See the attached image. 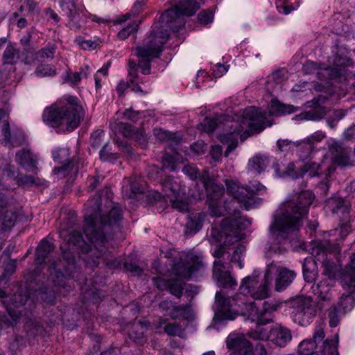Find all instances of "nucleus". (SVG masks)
Segmentation results:
<instances>
[{
  "label": "nucleus",
  "instance_id": "f257e3e1",
  "mask_svg": "<svg viewBox=\"0 0 355 355\" xmlns=\"http://www.w3.org/2000/svg\"><path fill=\"white\" fill-rule=\"evenodd\" d=\"M100 198L88 201L85 205L87 212L85 216L83 227L84 234L90 243H87L83 239L82 234L78 231L79 225L77 223L76 216L74 213L70 216L60 225L59 234L65 242L60 245L63 258L69 263H73L74 255L71 252V245L80 248L81 252L92 259L94 265L98 266L99 259L112 268H119L121 261L117 259H112L108 250V241L106 234L110 230H119V223L122 220L121 209L114 206L107 216L101 214Z\"/></svg>",
  "mask_w": 355,
  "mask_h": 355
},
{
  "label": "nucleus",
  "instance_id": "f03ea898",
  "mask_svg": "<svg viewBox=\"0 0 355 355\" xmlns=\"http://www.w3.org/2000/svg\"><path fill=\"white\" fill-rule=\"evenodd\" d=\"M174 8L167 9L159 17L160 26H155L144 44L137 46L135 54L139 58L138 66L143 74L150 73V62L159 57L163 45L169 38L168 28L178 32L185 24L184 16H192L200 8L196 0H173Z\"/></svg>",
  "mask_w": 355,
  "mask_h": 355
},
{
  "label": "nucleus",
  "instance_id": "7ed1b4c3",
  "mask_svg": "<svg viewBox=\"0 0 355 355\" xmlns=\"http://www.w3.org/2000/svg\"><path fill=\"white\" fill-rule=\"evenodd\" d=\"M313 199V193L309 190L293 193L282 204L279 213L269 227L272 237L280 243L288 239L290 234H295L302 226V220L308 214Z\"/></svg>",
  "mask_w": 355,
  "mask_h": 355
},
{
  "label": "nucleus",
  "instance_id": "20e7f679",
  "mask_svg": "<svg viewBox=\"0 0 355 355\" xmlns=\"http://www.w3.org/2000/svg\"><path fill=\"white\" fill-rule=\"evenodd\" d=\"M217 309L216 316L220 320H234L239 312L247 316L248 319L256 324H269L272 322V317L268 313L260 309L255 302H248L245 297H236V294L232 299L226 297L221 292L216 293Z\"/></svg>",
  "mask_w": 355,
  "mask_h": 355
},
{
  "label": "nucleus",
  "instance_id": "39448f33",
  "mask_svg": "<svg viewBox=\"0 0 355 355\" xmlns=\"http://www.w3.org/2000/svg\"><path fill=\"white\" fill-rule=\"evenodd\" d=\"M84 116V110L76 97L69 96L46 107L42 114L43 121L52 128H64L69 131L78 126Z\"/></svg>",
  "mask_w": 355,
  "mask_h": 355
},
{
  "label": "nucleus",
  "instance_id": "423d86ee",
  "mask_svg": "<svg viewBox=\"0 0 355 355\" xmlns=\"http://www.w3.org/2000/svg\"><path fill=\"white\" fill-rule=\"evenodd\" d=\"M242 121L241 123L237 121H228L227 130L225 135L230 139L234 137V135H239L243 130L248 135H253L261 132L272 123L268 121L266 113L255 107H248L242 112Z\"/></svg>",
  "mask_w": 355,
  "mask_h": 355
},
{
  "label": "nucleus",
  "instance_id": "0eeeda50",
  "mask_svg": "<svg viewBox=\"0 0 355 355\" xmlns=\"http://www.w3.org/2000/svg\"><path fill=\"white\" fill-rule=\"evenodd\" d=\"M225 182L227 193L247 210L257 203L256 196L261 195L266 191V187L259 182L241 185L238 181L227 179Z\"/></svg>",
  "mask_w": 355,
  "mask_h": 355
},
{
  "label": "nucleus",
  "instance_id": "6e6552de",
  "mask_svg": "<svg viewBox=\"0 0 355 355\" xmlns=\"http://www.w3.org/2000/svg\"><path fill=\"white\" fill-rule=\"evenodd\" d=\"M340 252L338 243H331L329 241H320L313 248V254L318 261L322 262V274L330 280L335 279L340 272V266L327 258L328 254H337Z\"/></svg>",
  "mask_w": 355,
  "mask_h": 355
},
{
  "label": "nucleus",
  "instance_id": "1a4fd4ad",
  "mask_svg": "<svg viewBox=\"0 0 355 355\" xmlns=\"http://www.w3.org/2000/svg\"><path fill=\"white\" fill-rule=\"evenodd\" d=\"M251 223L249 218L241 217L239 211H235L232 216L226 217L222 220L218 232L215 227L212 228L211 235L217 240H221L225 236V242H230L232 239L238 241L241 239L239 231L250 226Z\"/></svg>",
  "mask_w": 355,
  "mask_h": 355
},
{
  "label": "nucleus",
  "instance_id": "9d476101",
  "mask_svg": "<svg viewBox=\"0 0 355 355\" xmlns=\"http://www.w3.org/2000/svg\"><path fill=\"white\" fill-rule=\"evenodd\" d=\"M59 3L62 13L68 18L66 25L72 31H79L83 24L86 22L85 19L89 18L92 21L98 24L108 21L96 15L78 10L73 0H59Z\"/></svg>",
  "mask_w": 355,
  "mask_h": 355
},
{
  "label": "nucleus",
  "instance_id": "9b49d317",
  "mask_svg": "<svg viewBox=\"0 0 355 355\" xmlns=\"http://www.w3.org/2000/svg\"><path fill=\"white\" fill-rule=\"evenodd\" d=\"M349 263L340 274L343 288L350 289L349 293L341 295L338 302V306L345 312L352 310L355 305V253L352 252L349 254Z\"/></svg>",
  "mask_w": 355,
  "mask_h": 355
},
{
  "label": "nucleus",
  "instance_id": "f8f14e48",
  "mask_svg": "<svg viewBox=\"0 0 355 355\" xmlns=\"http://www.w3.org/2000/svg\"><path fill=\"white\" fill-rule=\"evenodd\" d=\"M292 308L293 320L300 326L309 324L318 312L316 302L307 296H300L294 300Z\"/></svg>",
  "mask_w": 355,
  "mask_h": 355
},
{
  "label": "nucleus",
  "instance_id": "ddd939ff",
  "mask_svg": "<svg viewBox=\"0 0 355 355\" xmlns=\"http://www.w3.org/2000/svg\"><path fill=\"white\" fill-rule=\"evenodd\" d=\"M257 284L258 279L257 277H245L240 286V292L236 293V297H246L248 294L255 300H262L268 297L271 282L266 281V275H264L263 283L256 287Z\"/></svg>",
  "mask_w": 355,
  "mask_h": 355
},
{
  "label": "nucleus",
  "instance_id": "4468645a",
  "mask_svg": "<svg viewBox=\"0 0 355 355\" xmlns=\"http://www.w3.org/2000/svg\"><path fill=\"white\" fill-rule=\"evenodd\" d=\"M265 273L266 281H270L271 283L273 276H275V290L276 291H282L286 288L296 277L295 271L272 263L268 265Z\"/></svg>",
  "mask_w": 355,
  "mask_h": 355
},
{
  "label": "nucleus",
  "instance_id": "2eb2a0df",
  "mask_svg": "<svg viewBox=\"0 0 355 355\" xmlns=\"http://www.w3.org/2000/svg\"><path fill=\"white\" fill-rule=\"evenodd\" d=\"M304 162V166L300 167L297 170H295V164L293 162H290L285 168H282L279 164H276L274 167L277 174L279 177L287 175L292 178L297 179L302 177L306 173L310 178H313L320 175L322 168V165L320 164L311 161V159Z\"/></svg>",
  "mask_w": 355,
  "mask_h": 355
},
{
  "label": "nucleus",
  "instance_id": "dca6fc26",
  "mask_svg": "<svg viewBox=\"0 0 355 355\" xmlns=\"http://www.w3.org/2000/svg\"><path fill=\"white\" fill-rule=\"evenodd\" d=\"M225 343L230 355H254L252 344L242 334H230Z\"/></svg>",
  "mask_w": 355,
  "mask_h": 355
},
{
  "label": "nucleus",
  "instance_id": "f3484780",
  "mask_svg": "<svg viewBox=\"0 0 355 355\" xmlns=\"http://www.w3.org/2000/svg\"><path fill=\"white\" fill-rule=\"evenodd\" d=\"M189 266L180 263L174 268L175 275L182 279H189L191 275L202 270L205 266L203 257L201 254H191L189 256Z\"/></svg>",
  "mask_w": 355,
  "mask_h": 355
},
{
  "label": "nucleus",
  "instance_id": "a211bd4d",
  "mask_svg": "<svg viewBox=\"0 0 355 355\" xmlns=\"http://www.w3.org/2000/svg\"><path fill=\"white\" fill-rule=\"evenodd\" d=\"M324 209L327 212L338 215L344 221L349 220L351 205L340 196H333L327 199Z\"/></svg>",
  "mask_w": 355,
  "mask_h": 355
},
{
  "label": "nucleus",
  "instance_id": "6ab92c4d",
  "mask_svg": "<svg viewBox=\"0 0 355 355\" xmlns=\"http://www.w3.org/2000/svg\"><path fill=\"white\" fill-rule=\"evenodd\" d=\"M327 100V98L322 95H318L313 98L311 101H308L306 103L308 107L314 109L302 112L297 115L296 118L311 121H318L322 119L326 115L327 111L325 107H322V105L325 103Z\"/></svg>",
  "mask_w": 355,
  "mask_h": 355
},
{
  "label": "nucleus",
  "instance_id": "aec40b11",
  "mask_svg": "<svg viewBox=\"0 0 355 355\" xmlns=\"http://www.w3.org/2000/svg\"><path fill=\"white\" fill-rule=\"evenodd\" d=\"M213 277L223 288H233L236 285V280L231 276L229 267L220 259L214 262Z\"/></svg>",
  "mask_w": 355,
  "mask_h": 355
},
{
  "label": "nucleus",
  "instance_id": "412c9836",
  "mask_svg": "<svg viewBox=\"0 0 355 355\" xmlns=\"http://www.w3.org/2000/svg\"><path fill=\"white\" fill-rule=\"evenodd\" d=\"M1 132L3 137L1 139L2 144L9 148H12L22 146L26 141V139L22 131L19 130L11 134L8 121H5L3 122V124L1 125Z\"/></svg>",
  "mask_w": 355,
  "mask_h": 355
},
{
  "label": "nucleus",
  "instance_id": "4be33fe9",
  "mask_svg": "<svg viewBox=\"0 0 355 355\" xmlns=\"http://www.w3.org/2000/svg\"><path fill=\"white\" fill-rule=\"evenodd\" d=\"M270 341L280 347L287 345L293 338L291 329L279 323H276L270 327Z\"/></svg>",
  "mask_w": 355,
  "mask_h": 355
},
{
  "label": "nucleus",
  "instance_id": "5701e85b",
  "mask_svg": "<svg viewBox=\"0 0 355 355\" xmlns=\"http://www.w3.org/2000/svg\"><path fill=\"white\" fill-rule=\"evenodd\" d=\"M333 157L334 162L340 166L350 164L351 149L346 148L338 142H333L329 147Z\"/></svg>",
  "mask_w": 355,
  "mask_h": 355
},
{
  "label": "nucleus",
  "instance_id": "b1692460",
  "mask_svg": "<svg viewBox=\"0 0 355 355\" xmlns=\"http://www.w3.org/2000/svg\"><path fill=\"white\" fill-rule=\"evenodd\" d=\"M202 184L207 195V202L220 203L225 189L222 184H216L209 180V177H202Z\"/></svg>",
  "mask_w": 355,
  "mask_h": 355
},
{
  "label": "nucleus",
  "instance_id": "393cba45",
  "mask_svg": "<svg viewBox=\"0 0 355 355\" xmlns=\"http://www.w3.org/2000/svg\"><path fill=\"white\" fill-rule=\"evenodd\" d=\"M162 168L168 169L171 171H175L177 170V166L175 164V157L169 154H164L162 157V168H160L156 166H151L148 168V176L150 179L156 180H158L162 172Z\"/></svg>",
  "mask_w": 355,
  "mask_h": 355
},
{
  "label": "nucleus",
  "instance_id": "a878e982",
  "mask_svg": "<svg viewBox=\"0 0 355 355\" xmlns=\"http://www.w3.org/2000/svg\"><path fill=\"white\" fill-rule=\"evenodd\" d=\"M15 162L28 171L37 166V159L29 149L22 148L15 153Z\"/></svg>",
  "mask_w": 355,
  "mask_h": 355
},
{
  "label": "nucleus",
  "instance_id": "bb28decb",
  "mask_svg": "<svg viewBox=\"0 0 355 355\" xmlns=\"http://www.w3.org/2000/svg\"><path fill=\"white\" fill-rule=\"evenodd\" d=\"M334 285L327 280H322L311 286L313 293L318 296L321 301L330 302L334 296Z\"/></svg>",
  "mask_w": 355,
  "mask_h": 355
},
{
  "label": "nucleus",
  "instance_id": "cd10ccee",
  "mask_svg": "<svg viewBox=\"0 0 355 355\" xmlns=\"http://www.w3.org/2000/svg\"><path fill=\"white\" fill-rule=\"evenodd\" d=\"M270 159L266 155L257 154L249 159L248 170L253 173L260 174L269 164Z\"/></svg>",
  "mask_w": 355,
  "mask_h": 355
},
{
  "label": "nucleus",
  "instance_id": "c85d7f7f",
  "mask_svg": "<svg viewBox=\"0 0 355 355\" xmlns=\"http://www.w3.org/2000/svg\"><path fill=\"white\" fill-rule=\"evenodd\" d=\"M17 218V214L13 205L0 212V225L2 231L6 232L14 226Z\"/></svg>",
  "mask_w": 355,
  "mask_h": 355
},
{
  "label": "nucleus",
  "instance_id": "c756f323",
  "mask_svg": "<svg viewBox=\"0 0 355 355\" xmlns=\"http://www.w3.org/2000/svg\"><path fill=\"white\" fill-rule=\"evenodd\" d=\"M53 250L54 245L51 243L46 239L42 240L36 249L35 263L37 265L44 263L47 257Z\"/></svg>",
  "mask_w": 355,
  "mask_h": 355
},
{
  "label": "nucleus",
  "instance_id": "7c9ffc66",
  "mask_svg": "<svg viewBox=\"0 0 355 355\" xmlns=\"http://www.w3.org/2000/svg\"><path fill=\"white\" fill-rule=\"evenodd\" d=\"M80 168L78 159L73 157L71 161L62 164L61 166L55 167L54 172L57 174H63L64 176L75 178Z\"/></svg>",
  "mask_w": 355,
  "mask_h": 355
},
{
  "label": "nucleus",
  "instance_id": "2f4dec72",
  "mask_svg": "<svg viewBox=\"0 0 355 355\" xmlns=\"http://www.w3.org/2000/svg\"><path fill=\"white\" fill-rule=\"evenodd\" d=\"M299 158L302 162H306L313 158L314 144L306 139L298 141L295 145Z\"/></svg>",
  "mask_w": 355,
  "mask_h": 355
},
{
  "label": "nucleus",
  "instance_id": "473e14b6",
  "mask_svg": "<svg viewBox=\"0 0 355 355\" xmlns=\"http://www.w3.org/2000/svg\"><path fill=\"white\" fill-rule=\"evenodd\" d=\"M162 184L165 193L169 199L180 195V184L172 176H166Z\"/></svg>",
  "mask_w": 355,
  "mask_h": 355
},
{
  "label": "nucleus",
  "instance_id": "72a5a7b5",
  "mask_svg": "<svg viewBox=\"0 0 355 355\" xmlns=\"http://www.w3.org/2000/svg\"><path fill=\"white\" fill-rule=\"evenodd\" d=\"M266 324H257L254 329H250L248 335L250 338L257 340H270V329L264 327Z\"/></svg>",
  "mask_w": 355,
  "mask_h": 355
},
{
  "label": "nucleus",
  "instance_id": "f704fd0d",
  "mask_svg": "<svg viewBox=\"0 0 355 355\" xmlns=\"http://www.w3.org/2000/svg\"><path fill=\"white\" fill-rule=\"evenodd\" d=\"M338 335L336 334L334 340L327 339L323 341L318 352L322 355H338Z\"/></svg>",
  "mask_w": 355,
  "mask_h": 355
},
{
  "label": "nucleus",
  "instance_id": "c9c22d12",
  "mask_svg": "<svg viewBox=\"0 0 355 355\" xmlns=\"http://www.w3.org/2000/svg\"><path fill=\"white\" fill-rule=\"evenodd\" d=\"M303 276L306 282H313L316 279L315 262L312 259H305L302 266Z\"/></svg>",
  "mask_w": 355,
  "mask_h": 355
},
{
  "label": "nucleus",
  "instance_id": "e433bc0d",
  "mask_svg": "<svg viewBox=\"0 0 355 355\" xmlns=\"http://www.w3.org/2000/svg\"><path fill=\"white\" fill-rule=\"evenodd\" d=\"M191 305L189 304H183L178 306H173L170 316L173 319H177L180 317H183L189 320L191 316Z\"/></svg>",
  "mask_w": 355,
  "mask_h": 355
},
{
  "label": "nucleus",
  "instance_id": "4c0bfd02",
  "mask_svg": "<svg viewBox=\"0 0 355 355\" xmlns=\"http://www.w3.org/2000/svg\"><path fill=\"white\" fill-rule=\"evenodd\" d=\"M317 345L311 339L302 341L298 345V352L301 355H312L317 354Z\"/></svg>",
  "mask_w": 355,
  "mask_h": 355
},
{
  "label": "nucleus",
  "instance_id": "58836bf2",
  "mask_svg": "<svg viewBox=\"0 0 355 355\" xmlns=\"http://www.w3.org/2000/svg\"><path fill=\"white\" fill-rule=\"evenodd\" d=\"M293 112V106H286L277 101H272L270 107V113L272 115L281 116L286 113Z\"/></svg>",
  "mask_w": 355,
  "mask_h": 355
},
{
  "label": "nucleus",
  "instance_id": "ea45409f",
  "mask_svg": "<svg viewBox=\"0 0 355 355\" xmlns=\"http://www.w3.org/2000/svg\"><path fill=\"white\" fill-rule=\"evenodd\" d=\"M352 63V60L336 55L334 58V67L331 69V70L333 71L334 74L331 73L330 75L332 76H338L340 73L341 67L351 65Z\"/></svg>",
  "mask_w": 355,
  "mask_h": 355
},
{
  "label": "nucleus",
  "instance_id": "a19ab883",
  "mask_svg": "<svg viewBox=\"0 0 355 355\" xmlns=\"http://www.w3.org/2000/svg\"><path fill=\"white\" fill-rule=\"evenodd\" d=\"M129 337L137 344L141 345L146 342L144 335L143 327L140 324H136L128 333Z\"/></svg>",
  "mask_w": 355,
  "mask_h": 355
},
{
  "label": "nucleus",
  "instance_id": "79ce46f5",
  "mask_svg": "<svg viewBox=\"0 0 355 355\" xmlns=\"http://www.w3.org/2000/svg\"><path fill=\"white\" fill-rule=\"evenodd\" d=\"M24 327L26 331L33 336L36 335H40L44 331L42 324L40 322L33 320L32 319H28L25 322Z\"/></svg>",
  "mask_w": 355,
  "mask_h": 355
},
{
  "label": "nucleus",
  "instance_id": "37998d69",
  "mask_svg": "<svg viewBox=\"0 0 355 355\" xmlns=\"http://www.w3.org/2000/svg\"><path fill=\"white\" fill-rule=\"evenodd\" d=\"M155 136L162 141H167L171 144L177 143L175 135L170 132L164 130L161 128L154 130Z\"/></svg>",
  "mask_w": 355,
  "mask_h": 355
},
{
  "label": "nucleus",
  "instance_id": "c03bdc74",
  "mask_svg": "<svg viewBox=\"0 0 355 355\" xmlns=\"http://www.w3.org/2000/svg\"><path fill=\"white\" fill-rule=\"evenodd\" d=\"M182 171L185 175L189 176L191 180H196L198 178H200L201 182L202 183V177H208V173L207 171H204L202 175H200L196 167L191 166L190 164H187L184 166Z\"/></svg>",
  "mask_w": 355,
  "mask_h": 355
},
{
  "label": "nucleus",
  "instance_id": "a18cd8bd",
  "mask_svg": "<svg viewBox=\"0 0 355 355\" xmlns=\"http://www.w3.org/2000/svg\"><path fill=\"white\" fill-rule=\"evenodd\" d=\"M245 251V247L242 244H239L234 250L231 256L230 262L235 263L238 265L239 268H242L243 266L241 261V257Z\"/></svg>",
  "mask_w": 355,
  "mask_h": 355
},
{
  "label": "nucleus",
  "instance_id": "49530a36",
  "mask_svg": "<svg viewBox=\"0 0 355 355\" xmlns=\"http://www.w3.org/2000/svg\"><path fill=\"white\" fill-rule=\"evenodd\" d=\"M56 46L54 44L49 45L45 48L41 49L37 52V58L42 61L46 59H52L54 57Z\"/></svg>",
  "mask_w": 355,
  "mask_h": 355
},
{
  "label": "nucleus",
  "instance_id": "de8ad7c7",
  "mask_svg": "<svg viewBox=\"0 0 355 355\" xmlns=\"http://www.w3.org/2000/svg\"><path fill=\"white\" fill-rule=\"evenodd\" d=\"M35 73L42 77L53 76L56 74V69L51 64H41L36 68Z\"/></svg>",
  "mask_w": 355,
  "mask_h": 355
},
{
  "label": "nucleus",
  "instance_id": "09e8293b",
  "mask_svg": "<svg viewBox=\"0 0 355 355\" xmlns=\"http://www.w3.org/2000/svg\"><path fill=\"white\" fill-rule=\"evenodd\" d=\"M111 147L109 144L105 143L102 149L99 152L100 159L103 161H114L118 158V155L116 153H112L110 152Z\"/></svg>",
  "mask_w": 355,
  "mask_h": 355
},
{
  "label": "nucleus",
  "instance_id": "8fccbe9b",
  "mask_svg": "<svg viewBox=\"0 0 355 355\" xmlns=\"http://www.w3.org/2000/svg\"><path fill=\"white\" fill-rule=\"evenodd\" d=\"M187 229L191 233H196L202 227L201 221L197 216H189L186 225Z\"/></svg>",
  "mask_w": 355,
  "mask_h": 355
},
{
  "label": "nucleus",
  "instance_id": "3c124183",
  "mask_svg": "<svg viewBox=\"0 0 355 355\" xmlns=\"http://www.w3.org/2000/svg\"><path fill=\"white\" fill-rule=\"evenodd\" d=\"M167 291L171 294L180 298L182 295L183 285L178 280L171 281Z\"/></svg>",
  "mask_w": 355,
  "mask_h": 355
},
{
  "label": "nucleus",
  "instance_id": "603ef678",
  "mask_svg": "<svg viewBox=\"0 0 355 355\" xmlns=\"http://www.w3.org/2000/svg\"><path fill=\"white\" fill-rule=\"evenodd\" d=\"M17 54V51L11 44L7 46L3 55V59L5 64H12Z\"/></svg>",
  "mask_w": 355,
  "mask_h": 355
},
{
  "label": "nucleus",
  "instance_id": "864d4df0",
  "mask_svg": "<svg viewBox=\"0 0 355 355\" xmlns=\"http://www.w3.org/2000/svg\"><path fill=\"white\" fill-rule=\"evenodd\" d=\"M119 132L125 137H132L136 135L135 129L130 124L120 122L118 123Z\"/></svg>",
  "mask_w": 355,
  "mask_h": 355
},
{
  "label": "nucleus",
  "instance_id": "5fc2aeb1",
  "mask_svg": "<svg viewBox=\"0 0 355 355\" xmlns=\"http://www.w3.org/2000/svg\"><path fill=\"white\" fill-rule=\"evenodd\" d=\"M329 324L331 327H336L340 322L336 306H333L329 309Z\"/></svg>",
  "mask_w": 355,
  "mask_h": 355
},
{
  "label": "nucleus",
  "instance_id": "6e6d98bb",
  "mask_svg": "<svg viewBox=\"0 0 355 355\" xmlns=\"http://www.w3.org/2000/svg\"><path fill=\"white\" fill-rule=\"evenodd\" d=\"M170 202L172 205V207L182 212L187 211L189 209L188 204L182 200L179 199V196H177L175 198H171Z\"/></svg>",
  "mask_w": 355,
  "mask_h": 355
},
{
  "label": "nucleus",
  "instance_id": "4d7b16f0",
  "mask_svg": "<svg viewBox=\"0 0 355 355\" xmlns=\"http://www.w3.org/2000/svg\"><path fill=\"white\" fill-rule=\"evenodd\" d=\"M104 135V132L101 130L94 131L90 137L91 146L94 148L99 147L102 144V136Z\"/></svg>",
  "mask_w": 355,
  "mask_h": 355
},
{
  "label": "nucleus",
  "instance_id": "13d9d810",
  "mask_svg": "<svg viewBox=\"0 0 355 355\" xmlns=\"http://www.w3.org/2000/svg\"><path fill=\"white\" fill-rule=\"evenodd\" d=\"M214 15L210 10H203L198 16V21L202 24H208L213 20Z\"/></svg>",
  "mask_w": 355,
  "mask_h": 355
},
{
  "label": "nucleus",
  "instance_id": "bf43d9fd",
  "mask_svg": "<svg viewBox=\"0 0 355 355\" xmlns=\"http://www.w3.org/2000/svg\"><path fill=\"white\" fill-rule=\"evenodd\" d=\"M128 76L129 81L133 83L138 78L137 64L134 61L129 60L128 62Z\"/></svg>",
  "mask_w": 355,
  "mask_h": 355
},
{
  "label": "nucleus",
  "instance_id": "052dcab7",
  "mask_svg": "<svg viewBox=\"0 0 355 355\" xmlns=\"http://www.w3.org/2000/svg\"><path fill=\"white\" fill-rule=\"evenodd\" d=\"M76 42L79 44L80 47L84 50H93L96 49L97 46L95 42L92 40H84L81 37L77 38Z\"/></svg>",
  "mask_w": 355,
  "mask_h": 355
},
{
  "label": "nucleus",
  "instance_id": "680f3d73",
  "mask_svg": "<svg viewBox=\"0 0 355 355\" xmlns=\"http://www.w3.org/2000/svg\"><path fill=\"white\" fill-rule=\"evenodd\" d=\"M277 144L279 150L284 152L290 150L293 146H295L296 143H293L288 139H279L277 141Z\"/></svg>",
  "mask_w": 355,
  "mask_h": 355
},
{
  "label": "nucleus",
  "instance_id": "e2e57ef3",
  "mask_svg": "<svg viewBox=\"0 0 355 355\" xmlns=\"http://www.w3.org/2000/svg\"><path fill=\"white\" fill-rule=\"evenodd\" d=\"M324 336V326L322 324H319L315 327L313 338L311 340L317 345V343L322 341Z\"/></svg>",
  "mask_w": 355,
  "mask_h": 355
},
{
  "label": "nucleus",
  "instance_id": "0e129e2a",
  "mask_svg": "<svg viewBox=\"0 0 355 355\" xmlns=\"http://www.w3.org/2000/svg\"><path fill=\"white\" fill-rule=\"evenodd\" d=\"M153 282L154 286L157 288L159 291H167L168 288V285L171 281L166 280L161 277H153Z\"/></svg>",
  "mask_w": 355,
  "mask_h": 355
},
{
  "label": "nucleus",
  "instance_id": "69168bd1",
  "mask_svg": "<svg viewBox=\"0 0 355 355\" xmlns=\"http://www.w3.org/2000/svg\"><path fill=\"white\" fill-rule=\"evenodd\" d=\"M130 189L133 193H141L145 191L146 189V184L145 183H139L136 180L134 181H130Z\"/></svg>",
  "mask_w": 355,
  "mask_h": 355
},
{
  "label": "nucleus",
  "instance_id": "338daca9",
  "mask_svg": "<svg viewBox=\"0 0 355 355\" xmlns=\"http://www.w3.org/2000/svg\"><path fill=\"white\" fill-rule=\"evenodd\" d=\"M123 268L126 271H129L138 276H140L143 273L142 268L132 263L124 262Z\"/></svg>",
  "mask_w": 355,
  "mask_h": 355
},
{
  "label": "nucleus",
  "instance_id": "774afa93",
  "mask_svg": "<svg viewBox=\"0 0 355 355\" xmlns=\"http://www.w3.org/2000/svg\"><path fill=\"white\" fill-rule=\"evenodd\" d=\"M319 69V65L317 63L312 61H308L303 65L302 71L306 74H311Z\"/></svg>",
  "mask_w": 355,
  "mask_h": 355
}]
</instances>
